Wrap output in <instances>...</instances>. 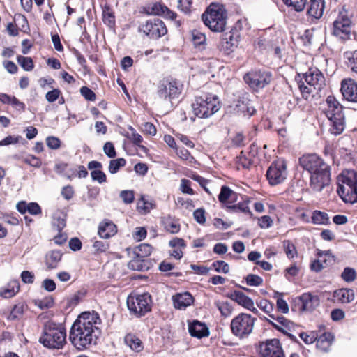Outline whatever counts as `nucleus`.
<instances>
[{
  "label": "nucleus",
  "mask_w": 357,
  "mask_h": 357,
  "mask_svg": "<svg viewBox=\"0 0 357 357\" xmlns=\"http://www.w3.org/2000/svg\"><path fill=\"white\" fill-rule=\"evenodd\" d=\"M342 278L346 282H352L356 278V271L351 268H345L342 273Z\"/></svg>",
  "instance_id": "48"
},
{
  "label": "nucleus",
  "mask_w": 357,
  "mask_h": 357,
  "mask_svg": "<svg viewBox=\"0 0 357 357\" xmlns=\"http://www.w3.org/2000/svg\"><path fill=\"white\" fill-rule=\"evenodd\" d=\"M299 162L301 167L307 171L310 176L319 175L322 173L331 172L330 166L316 154L303 155Z\"/></svg>",
  "instance_id": "10"
},
{
  "label": "nucleus",
  "mask_w": 357,
  "mask_h": 357,
  "mask_svg": "<svg viewBox=\"0 0 357 357\" xmlns=\"http://www.w3.org/2000/svg\"><path fill=\"white\" fill-rule=\"evenodd\" d=\"M66 338L65 328L61 325L49 321L44 326L39 342L47 348L60 349L65 345Z\"/></svg>",
  "instance_id": "4"
},
{
  "label": "nucleus",
  "mask_w": 357,
  "mask_h": 357,
  "mask_svg": "<svg viewBox=\"0 0 357 357\" xmlns=\"http://www.w3.org/2000/svg\"><path fill=\"white\" fill-rule=\"evenodd\" d=\"M116 232V226L111 221H103L99 225L98 234L102 238H109L114 236Z\"/></svg>",
  "instance_id": "23"
},
{
  "label": "nucleus",
  "mask_w": 357,
  "mask_h": 357,
  "mask_svg": "<svg viewBox=\"0 0 357 357\" xmlns=\"http://www.w3.org/2000/svg\"><path fill=\"white\" fill-rule=\"evenodd\" d=\"M80 93L87 100L94 101L96 100L95 93L86 86H82Z\"/></svg>",
  "instance_id": "58"
},
{
  "label": "nucleus",
  "mask_w": 357,
  "mask_h": 357,
  "mask_svg": "<svg viewBox=\"0 0 357 357\" xmlns=\"http://www.w3.org/2000/svg\"><path fill=\"white\" fill-rule=\"evenodd\" d=\"M188 331L191 336L199 339L207 337L209 335V330L206 325L197 320L189 322Z\"/></svg>",
  "instance_id": "19"
},
{
  "label": "nucleus",
  "mask_w": 357,
  "mask_h": 357,
  "mask_svg": "<svg viewBox=\"0 0 357 357\" xmlns=\"http://www.w3.org/2000/svg\"><path fill=\"white\" fill-rule=\"evenodd\" d=\"M235 109L237 112L249 116L253 115L255 112L249 100H238Z\"/></svg>",
  "instance_id": "34"
},
{
  "label": "nucleus",
  "mask_w": 357,
  "mask_h": 357,
  "mask_svg": "<svg viewBox=\"0 0 357 357\" xmlns=\"http://www.w3.org/2000/svg\"><path fill=\"white\" fill-rule=\"evenodd\" d=\"M167 10V7L162 6L160 3H154L153 4L148 5L143 8L144 13L147 15H160L165 13V10Z\"/></svg>",
  "instance_id": "33"
},
{
  "label": "nucleus",
  "mask_w": 357,
  "mask_h": 357,
  "mask_svg": "<svg viewBox=\"0 0 357 357\" xmlns=\"http://www.w3.org/2000/svg\"><path fill=\"white\" fill-rule=\"evenodd\" d=\"M19 290V282L17 280H13L9 282L6 287L0 289V296L5 298H12Z\"/></svg>",
  "instance_id": "29"
},
{
  "label": "nucleus",
  "mask_w": 357,
  "mask_h": 357,
  "mask_svg": "<svg viewBox=\"0 0 357 357\" xmlns=\"http://www.w3.org/2000/svg\"><path fill=\"white\" fill-rule=\"evenodd\" d=\"M165 227L172 234H176L180 230V225L176 221H167Z\"/></svg>",
  "instance_id": "57"
},
{
  "label": "nucleus",
  "mask_w": 357,
  "mask_h": 357,
  "mask_svg": "<svg viewBox=\"0 0 357 357\" xmlns=\"http://www.w3.org/2000/svg\"><path fill=\"white\" fill-rule=\"evenodd\" d=\"M229 298L236 302L238 305L244 307L245 308H250L252 307V300L243 292L239 291H234L229 296Z\"/></svg>",
  "instance_id": "27"
},
{
  "label": "nucleus",
  "mask_w": 357,
  "mask_h": 357,
  "mask_svg": "<svg viewBox=\"0 0 357 357\" xmlns=\"http://www.w3.org/2000/svg\"><path fill=\"white\" fill-rule=\"evenodd\" d=\"M337 192L345 203L357 202V172L345 169L337 177Z\"/></svg>",
  "instance_id": "2"
},
{
  "label": "nucleus",
  "mask_w": 357,
  "mask_h": 357,
  "mask_svg": "<svg viewBox=\"0 0 357 357\" xmlns=\"http://www.w3.org/2000/svg\"><path fill=\"white\" fill-rule=\"evenodd\" d=\"M139 29V31L153 39L160 38L167 32L165 24L158 18L146 21V23L141 24Z\"/></svg>",
  "instance_id": "14"
},
{
  "label": "nucleus",
  "mask_w": 357,
  "mask_h": 357,
  "mask_svg": "<svg viewBox=\"0 0 357 357\" xmlns=\"http://www.w3.org/2000/svg\"><path fill=\"white\" fill-rule=\"evenodd\" d=\"M334 301L340 303H349L354 301V293L350 289H340L334 291Z\"/></svg>",
  "instance_id": "24"
},
{
  "label": "nucleus",
  "mask_w": 357,
  "mask_h": 357,
  "mask_svg": "<svg viewBox=\"0 0 357 357\" xmlns=\"http://www.w3.org/2000/svg\"><path fill=\"white\" fill-rule=\"evenodd\" d=\"M102 20L104 23L107 24L109 26H112L114 25V15L113 12L108 6H105L103 8Z\"/></svg>",
  "instance_id": "40"
},
{
  "label": "nucleus",
  "mask_w": 357,
  "mask_h": 357,
  "mask_svg": "<svg viewBox=\"0 0 357 357\" xmlns=\"http://www.w3.org/2000/svg\"><path fill=\"white\" fill-rule=\"evenodd\" d=\"M124 341L127 346L136 352L141 351L144 348L142 342L135 335H126L124 338Z\"/></svg>",
  "instance_id": "30"
},
{
  "label": "nucleus",
  "mask_w": 357,
  "mask_h": 357,
  "mask_svg": "<svg viewBox=\"0 0 357 357\" xmlns=\"http://www.w3.org/2000/svg\"><path fill=\"white\" fill-rule=\"evenodd\" d=\"M236 162L238 169L240 167L243 169H249L252 163L251 158L246 157L243 151H241L239 156L237 157Z\"/></svg>",
  "instance_id": "43"
},
{
  "label": "nucleus",
  "mask_w": 357,
  "mask_h": 357,
  "mask_svg": "<svg viewBox=\"0 0 357 357\" xmlns=\"http://www.w3.org/2000/svg\"><path fill=\"white\" fill-rule=\"evenodd\" d=\"M259 226L262 229H267L271 227L273 220L268 215H264L259 218Z\"/></svg>",
  "instance_id": "62"
},
{
  "label": "nucleus",
  "mask_w": 357,
  "mask_h": 357,
  "mask_svg": "<svg viewBox=\"0 0 357 357\" xmlns=\"http://www.w3.org/2000/svg\"><path fill=\"white\" fill-rule=\"evenodd\" d=\"M333 337L330 333H324L319 338L317 337V347L319 349L326 351L333 342Z\"/></svg>",
  "instance_id": "32"
},
{
  "label": "nucleus",
  "mask_w": 357,
  "mask_h": 357,
  "mask_svg": "<svg viewBox=\"0 0 357 357\" xmlns=\"http://www.w3.org/2000/svg\"><path fill=\"white\" fill-rule=\"evenodd\" d=\"M151 297L149 294L130 296L127 299L128 308L130 313L137 317L145 315L151 310Z\"/></svg>",
  "instance_id": "9"
},
{
  "label": "nucleus",
  "mask_w": 357,
  "mask_h": 357,
  "mask_svg": "<svg viewBox=\"0 0 357 357\" xmlns=\"http://www.w3.org/2000/svg\"><path fill=\"white\" fill-rule=\"evenodd\" d=\"M218 199L222 203L232 204L238 200V195L229 187L224 185L221 188Z\"/></svg>",
  "instance_id": "26"
},
{
  "label": "nucleus",
  "mask_w": 357,
  "mask_h": 357,
  "mask_svg": "<svg viewBox=\"0 0 357 357\" xmlns=\"http://www.w3.org/2000/svg\"><path fill=\"white\" fill-rule=\"evenodd\" d=\"M17 60L21 67L26 71H31L34 68L33 61L31 57L18 56Z\"/></svg>",
  "instance_id": "41"
},
{
  "label": "nucleus",
  "mask_w": 357,
  "mask_h": 357,
  "mask_svg": "<svg viewBox=\"0 0 357 357\" xmlns=\"http://www.w3.org/2000/svg\"><path fill=\"white\" fill-rule=\"evenodd\" d=\"M299 336L307 344H312L317 340V335L314 332L310 333L303 332L300 333Z\"/></svg>",
  "instance_id": "54"
},
{
  "label": "nucleus",
  "mask_w": 357,
  "mask_h": 357,
  "mask_svg": "<svg viewBox=\"0 0 357 357\" xmlns=\"http://www.w3.org/2000/svg\"><path fill=\"white\" fill-rule=\"evenodd\" d=\"M93 248L96 252H104L109 248V244L105 241H95L93 244Z\"/></svg>",
  "instance_id": "60"
},
{
  "label": "nucleus",
  "mask_w": 357,
  "mask_h": 357,
  "mask_svg": "<svg viewBox=\"0 0 357 357\" xmlns=\"http://www.w3.org/2000/svg\"><path fill=\"white\" fill-rule=\"evenodd\" d=\"M192 36L193 42L196 45L204 44L206 40L205 35L197 30H194L192 32Z\"/></svg>",
  "instance_id": "52"
},
{
  "label": "nucleus",
  "mask_w": 357,
  "mask_h": 357,
  "mask_svg": "<svg viewBox=\"0 0 357 357\" xmlns=\"http://www.w3.org/2000/svg\"><path fill=\"white\" fill-rule=\"evenodd\" d=\"M100 322L98 314L95 312H84L79 315L70 331L72 344L79 351L89 349L96 342Z\"/></svg>",
  "instance_id": "1"
},
{
  "label": "nucleus",
  "mask_w": 357,
  "mask_h": 357,
  "mask_svg": "<svg viewBox=\"0 0 357 357\" xmlns=\"http://www.w3.org/2000/svg\"><path fill=\"white\" fill-rule=\"evenodd\" d=\"M324 10V0H310L308 15L314 19L321 17Z\"/></svg>",
  "instance_id": "25"
},
{
  "label": "nucleus",
  "mask_w": 357,
  "mask_h": 357,
  "mask_svg": "<svg viewBox=\"0 0 357 357\" xmlns=\"http://www.w3.org/2000/svg\"><path fill=\"white\" fill-rule=\"evenodd\" d=\"M35 303L39 308L45 310L53 305L54 301L52 297H47L42 300L36 301Z\"/></svg>",
  "instance_id": "50"
},
{
  "label": "nucleus",
  "mask_w": 357,
  "mask_h": 357,
  "mask_svg": "<svg viewBox=\"0 0 357 357\" xmlns=\"http://www.w3.org/2000/svg\"><path fill=\"white\" fill-rule=\"evenodd\" d=\"M202 20L211 31L222 32L226 26L227 13L223 6L212 3L202 14Z\"/></svg>",
  "instance_id": "6"
},
{
  "label": "nucleus",
  "mask_w": 357,
  "mask_h": 357,
  "mask_svg": "<svg viewBox=\"0 0 357 357\" xmlns=\"http://www.w3.org/2000/svg\"><path fill=\"white\" fill-rule=\"evenodd\" d=\"M237 46V40L231 33H225L220 43L219 48L225 54L229 55L234 52V48Z\"/></svg>",
  "instance_id": "21"
},
{
  "label": "nucleus",
  "mask_w": 357,
  "mask_h": 357,
  "mask_svg": "<svg viewBox=\"0 0 357 357\" xmlns=\"http://www.w3.org/2000/svg\"><path fill=\"white\" fill-rule=\"evenodd\" d=\"M192 108L196 116L208 118L220 109L219 98L216 95L212 94L197 97L192 104Z\"/></svg>",
  "instance_id": "7"
},
{
  "label": "nucleus",
  "mask_w": 357,
  "mask_h": 357,
  "mask_svg": "<svg viewBox=\"0 0 357 357\" xmlns=\"http://www.w3.org/2000/svg\"><path fill=\"white\" fill-rule=\"evenodd\" d=\"M228 208L235 212H242L248 214L250 213V211L248 206V204L244 202H240L237 204L229 206Z\"/></svg>",
  "instance_id": "47"
},
{
  "label": "nucleus",
  "mask_w": 357,
  "mask_h": 357,
  "mask_svg": "<svg viewBox=\"0 0 357 357\" xmlns=\"http://www.w3.org/2000/svg\"><path fill=\"white\" fill-rule=\"evenodd\" d=\"M246 283L249 286L258 287L263 283V279L255 274H249L245 278Z\"/></svg>",
  "instance_id": "46"
},
{
  "label": "nucleus",
  "mask_w": 357,
  "mask_h": 357,
  "mask_svg": "<svg viewBox=\"0 0 357 357\" xmlns=\"http://www.w3.org/2000/svg\"><path fill=\"white\" fill-rule=\"evenodd\" d=\"M91 178L93 181H98L99 183L106 182L107 177L105 174L100 169H95L91 172Z\"/></svg>",
  "instance_id": "51"
},
{
  "label": "nucleus",
  "mask_w": 357,
  "mask_h": 357,
  "mask_svg": "<svg viewBox=\"0 0 357 357\" xmlns=\"http://www.w3.org/2000/svg\"><path fill=\"white\" fill-rule=\"evenodd\" d=\"M193 297L188 292L177 294L172 296V301L175 308L184 310L193 303Z\"/></svg>",
  "instance_id": "22"
},
{
  "label": "nucleus",
  "mask_w": 357,
  "mask_h": 357,
  "mask_svg": "<svg viewBox=\"0 0 357 357\" xmlns=\"http://www.w3.org/2000/svg\"><path fill=\"white\" fill-rule=\"evenodd\" d=\"M305 82H298V88L303 98L305 100L318 94L325 86V78L322 73L317 68H310L303 74Z\"/></svg>",
  "instance_id": "3"
},
{
  "label": "nucleus",
  "mask_w": 357,
  "mask_h": 357,
  "mask_svg": "<svg viewBox=\"0 0 357 357\" xmlns=\"http://www.w3.org/2000/svg\"><path fill=\"white\" fill-rule=\"evenodd\" d=\"M194 218L199 224H204L206 222L205 211L202 208H198L194 211Z\"/></svg>",
  "instance_id": "63"
},
{
  "label": "nucleus",
  "mask_w": 357,
  "mask_h": 357,
  "mask_svg": "<svg viewBox=\"0 0 357 357\" xmlns=\"http://www.w3.org/2000/svg\"><path fill=\"white\" fill-rule=\"evenodd\" d=\"M24 162L34 167H40L42 162L39 158L34 155H28L24 160Z\"/></svg>",
  "instance_id": "61"
},
{
  "label": "nucleus",
  "mask_w": 357,
  "mask_h": 357,
  "mask_svg": "<svg viewBox=\"0 0 357 357\" xmlns=\"http://www.w3.org/2000/svg\"><path fill=\"white\" fill-rule=\"evenodd\" d=\"M331 182V172L310 176V186L315 192H321Z\"/></svg>",
  "instance_id": "18"
},
{
  "label": "nucleus",
  "mask_w": 357,
  "mask_h": 357,
  "mask_svg": "<svg viewBox=\"0 0 357 357\" xmlns=\"http://www.w3.org/2000/svg\"><path fill=\"white\" fill-rule=\"evenodd\" d=\"M155 208V204L152 200H147L144 196H142L137 202V208L143 213L146 214Z\"/></svg>",
  "instance_id": "38"
},
{
  "label": "nucleus",
  "mask_w": 357,
  "mask_h": 357,
  "mask_svg": "<svg viewBox=\"0 0 357 357\" xmlns=\"http://www.w3.org/2000/svg\"><path fill=\"white\" fill-rule=\"evenodd\" d=\"M256 319L250 314L241 313L231 321L230 328L232 334L239 339H244L252 333Z\"/></svg>",
  "instance_id": "8"
},
{
  "label": "nucleus",
  "mask_w": 357,
  "mask_h": 357,
  "mask_svg": "<svg viewBox=\"0 0 357 357\" xmlns=\"http://www.w3.org/2000/svg\"><path fill=\"white\" fill-rule=\"evenodd\" d=\"M213 266L215 271L218 273H227L229 271V266L228 264L224 261H215L213 263Z\"/></svg>",
  "instance_id": "49"
},
{
  "label": "nucleus",
  "mask_w": 357,
  "mask_h": 357,
  "mask_svg": "<svg viewBox=\"0 0 357 357\" xmlns=\"http://www.w3.org/2000/svg\"><path fill=\"white\" fill-rule=\"evenodd\" d=\"M284 251L289 258H294L296 255V250L294 244L289 241L284 242Z\"/></svg>",
  "instance_id": "53"
},
{
  "label": "nucleus",
  "mask_w": 357,
  "mask_h": 357,
  "mask_svg": "<svg viewBox=\"0 0 357 357\" xmlns=\"http://www.w3.org/2000/svg\"><path fill=\"white\" fill-rule=\"evenodd\" d=\"M326 103L328 108L326 115L331 121L330 131L335 135H340L345 128L343 107L333 96H328Z\"/></svg>",
  "instance_id": "5"
},
{
  "label": "nucleus",
  "mask_w": 357,
  "mask_h": 357,
  "mask_svg": "<svg viewBox=\"0 0 357 357\" xmlns=\"http://www.w3.org/2000/svg\"><path fill=\"white\" fill-rule=\"evenodd\" d=\"M152 252V247L149 244L142 243L135 249V254L139 259L148 257Z\"/></svg>",
  "instance_id": "39"
},
{
  "label": "nucleus",
  "mask_w": 357,
  "mask_h": 357,
  "mask_svg": "<svg viewBox=\"0 0 357 357\" xmlns=\"http://www.w3.org/2000/svg\"><path fill=\"white\" fill-rule=\"evenodd\" d=\"M283 1L287 6L293 7L298 12L302 11L306 5V0H283Z\"/></svg>",
  "instance_id": "45"
},
{
  "label": "nucleus",
  "mask_w": 357,
  "mask_h": 357,
  "mask_svg": "<svg viewBox=\"0 0 357 357\" xmlns=\"http://www.w3.org/2000/svg\"><path fill=\"white\" fill-rule=\"evenodd\" d=\"M287 176V164L282 159L272 162L266 172V177L271 185L282 183Z\"/></svg>",
  "instance_id": "13"
},
{
  "label": "nucleus",
  "mask_w": 357,
  "mask_h": 357,
  "mask_svg": "<svg viewBox=\"0 0 357 357\" xmlns=\"http://www.w3.org/2000/svg\"><path fill=\"white\" fill-rule=\"evenodd\" d=\"M47 146L51 149H58L61 146V141L56 137H47L46 138Z\"/></svg>",
  "instance_id": "55"
},
{
  "label": "nucleus",
  "mask_w": 357,
  "mask_h": 357,
  "mask_svg": "<svg viewBox=\"0 0 357 357\" xmlns=\"http://www.w3.org/2000/svg\"><path fill=\"white\" fill-rule=\"evenodd\" d=\"M181 85L176 80H163L158 87V96L164 100L174 99L181 93Z\"/></svg>",
  "instance_id": "15"
},
{
  "label": "nucleus",
  "mask_w": 357,
  "mask_h": 357,
  "mask_svg": "<svg viewBox=\"0 0 357 357\" xmlns=\"http://www.w3.org/2000/svg\"><path fill=\"white\" fill-rule=\"evenodd\" d=\"M120 197L125 204H131L134 201V192L132 190H123L120 193Z\"/></svg>",
  "instance_id": "56"
},
{
  "label": "nucleus",
  "mask_w": 357,
  "mask_h": 357,
  "mask_svg": "<svg viewBox=\"0 0 357 357\" xmlns=\"http://www.w3.org/2000/svg\"><path fill=\"white\" fill-rule=\"evenodd\" d=\"M66 215L62 211L55 212L52 217V226L58 231H61L66 227Z\"/></svg>",
  "instance_id": "35"
},
{
  "label": "nucleus",
  "mask_w": 357,
  "mask_h": 357,
  "mask_svg": "<svg viewBox=\"0 0 357 357\" xmlns=\"http://www.w3.org/2000/svg\"><path fill=\"white\" fill-rule=\"evenodd\" d=\"M104 153L110 158H113L116 156V151L114 146L112 142H106L103 146Z\"/></svg>",
  "instance_id": "59"
},
{
  "label": "nucleus",
  "mask_w": 357,
  "mask_h": 357,
  "mask_svg": "<svg viewBox=\"0 0 357 357\" xmlns=\"http://www.w3.org/2000/svg\"><path fill=\"white\" fill-rule=\"evenodd\" d=\"M214 305L218 309L221 315L224 317H228L232 314L233 307L228 301H215Z\"/></svg>",
  "instance_id": "37"
},
{
  "label": "nucleus",
  "mask_w": 357,
  "mask_h": 357,
  "mask_svg": "<svg viewBox=\"0 0 357 357\" xmlns=\"http://www.w3.org/2000/svg\"><path fill=\"white\" fill-rule=\"evenodd\" d=\"M351 20L348 11L342 8L338 13L337 18L333 23L332 33L335 36L345 40L349 38L351 33Z\"/></svg>",
  "instance_id": "11"
},
{
  "label": "nucleus",
  "mask_w": 357,
  "mask_h": 357,
  "mask_svg": "<svg viewBox=\"0 0 357 357\" xmlns=\"http://www.w3.org/2000/svg\"><path fill=\"white\" fill-rule=\"evenodd\" d=\"M126 160L124 158H118L115 160H112L109 162V172L111 174L116 173L121 167H123L126 165Z\"/></svg>",
  "instance_id": "42"
},
{
  "label": "nucleus",
  "mask_w": 357,
  "mask_h": 357,
  "mask_svg": "<svg viewBox=\"0 0 357 357\" xmlns=\"http://www.w3.org/2000/svg\"><path fill=\"white\" fill-rule=\"evenodd\" d=\"M28 212L33 215H39L42 213L40 206L36 202H31L28 204L26 207Z\"/></svg>",
  "instance_id": "64"
},
{
  "label": "nucleus",
  "mask_w": 357,
  "mask_h": 357,
  "mask_svg": "<svg viewBox=\"0 0 357 357\" xmlns=\"http://www.w3.org/2000/svg\"><path fill=\"white\" fill-rule=\"evenodd\" d=\"M346 64L351 70L357 74V50L347 52L344 54Z\"/></svg>",
  "instance_id": "36"
},
{
  "label": "nucleus",
  "mask_w": 357,
  "mask_h": 357,
  "mask_svg": "<svg viewBox=\"0 0 357 357\" xmlns=\"http://www.w3.org/2000/svg\"><path fill=\"white\" fill-rule=\"evenodd\" d=\"M62 257L61 252L52 250L45 256V264L48 269H54L58 266Z\"/></svg>",
  "instance_id": "28"
},
{
  "label": "nucleus",
  "mask_w": 357,
  "mask_h": 357,
  "mask_svg": "<svg viewBox=\"0 0 357 357\" xmlns=\"http://www.w3.org/2000/svg\"><path fill=\"white\" fill-rule=\"evenodd\" d=\"M270 317L276 321V323L269 321L274 328L279 331H284L285 329H290L293 325V323L286 319L283 316H278L275 317L273 314H269Z\"/></svg>",
  "instance_id": "31"
},
{
  "label": "nucleus",
  "mask_w": 357,
  "mask_h": 357,
  "mask_svg": "<svg viewBox=\"0 0 357 357\" xmlns=\"http://www.w3.org/2000/svg\"><path fill=\"white\" fill-rule=\"evenodd\" d=\"M259 349L262 357H284L280 343L277 339L261 343Z\"/></svg>",
  "instance_id": "16"
},
{
  "label": "nucleus",
  "mask_w": 357,
  "mask_h": 357,
  "mask_svg": "<svg viewBox=\"0 0 357 357\" xmlns=\"http://www.w3.org/2000/svg\"><path fill=\"white\" fill-rule=\"evenodd\" d=\"M245 82L253 89L260 90L272 81V74L267 70H252L244 76Z\"/></svg>",
  "instance_id": "12"
},
{
  "label": "nucleus",
  "mask_w": 357,
  "mask_h": 357,
  "mask_svg": "<svg viewBox=\"0 0 357 357\" xmlns=\"http://www.w3.org/2000/svg\"><path fill=\"white\" fill-rule=\"evenodd\" d=\"M312 220L314 224H325L328 220L327 213L319 211H315L312 216Z\"/></svg>",
  "instance_id": "44"
},
{
  "label": "nucleus",
  "mask_w": 357,
  "mask_h": 357,
  "mask_svg": "<svg viewBox=\"0 0 357 357\" xmlns=\"http://www.w3.org/2000/svg\"><path fill=\"white\" fill-rule=\"evenodd\" d=\"M341 92L347 100L357 102V83L353 79H344L342 82Z\"/></svg>",
  "instance_id": "17"
},
{
  "label": "nucleus",
  "mask_w": 357,
  "mask_h": 357,
  "mask_svg": "<svg viewBox=\"0 0 357 357\" xmlns=\"http://www.w3.org/2000/svg\"><path fill=\"white\" fill-rule=\"evenodd\" d=\"M299 302L301 303V309L303 311L313 310L319 305V298L309 293L302 294L299 297Z\"/></svg>",
  "instance_id": "20"
}]
</instances>
